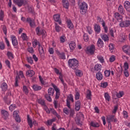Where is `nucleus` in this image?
<instances>
[{"mask_svg":"<svg viewBox=\"0 0 130 130\" xmlns=\"http://www.w3.org/2000/svg\"><path fill=\"white\" fill-rule=\"evenodd\" d=\"M15 108H17V106H16V105H11L9 107V110L11 112L13 111V110H15Z\"/></svg>","mask_w":130,"mask_h":130,"instance_id":"de8ad7c7","label":"nucleus"},{"mask_svg":"<svg viewBox=\"0 0 130 130\" xmlns=\"http://www.w3.org/2000/svg\"><path fill=\"white\" fill-rule=\"evenodd\" d=\"M3 31L5 35H7V27L4 25L2 26Z\"/></svg>","mask_w":130,"mask_h":130,"instance_id":"13d9d810","label":"nucleus"},{"mask_svg":"<svg viewBox=\"0 0 130 130\" xmlns=\"http://www.w3.org/2000/svg\"><path fill=\"white\" fill-rule=\"evenodd\" d=\"M91 91L89 90H88L87 91L86 98L89 100H91V95H92L91 93Z\"/></svg>","mask_w":130,"mask_h":130,"instance_id":"ea45409f","label":"nucleus"},{"mask_svg":"<svg viewBox=\"0 0 130 130\" xmlns=\"http://www.w3.org/2000/svg\"><path fill=\"white\" fill-rule=\"evenodd\" d=\"M27 118L28 124V125H29V127H30V128H32V127L33 126V124H34L35 126L38 124L37 123V122H36V121H34L33 122H32V119L30 118V116L29 115H27Z\"/></svg>","mask_w":130,"mask_h":130,"instance_id":"39448f33","label":"nucleus"},{"mask_svg":"<svg viewBox=\"0 0 130 130\" xmlns=\"http://www.w3.org/2000/svg\"><path fill=\"white\" fill-rule=\"evenodd\" d=\"M123 51L125 53H126L127 54H128V55H130V46H124L123 47Z\"/></svg>","mask_w":130,"mask_h":130,"instance_id":"9b49d317","label":"nucleus"},{"mask_svg":"<svg viewBox=\"0 0 130 130\" xmlns=\"http://www.w3.org/2000/svg\"><path fill=\"white\" fill-rule=\"evenodd\" d=\"M55 30L56 32H59L60 31V26L57 25V23H55Z\"/></svg>","mask_w":130,"mask_h":130,"instance_id":"5fc2aeb1","label":"nucleus"},{"mask_svg":"<svg viewBox=\"0 0 130 130\" xmlns=\"http://www.w3.org/2000/svg\"><path fill=\"white\" fill-rule=\"evenodd\" d=\"M20 79V76L19 75H17L16 76V78L15 79V86L18 87L19 85L18 84V83H19V80Z\"/></svg>","mask_w":130,"mask_h":130,"instance_id":"72a5a7b5","label":"nucleus"},{"mask_svg":"<svg viewBox=\"0 0 130 130\" xmlns=\"http://www.w3.org/2000/svg\"><path fill=\"white\" fill-rule=\"evenodd\" d=\"M62 4L63 8L65 9H69L70 7V4L69 3V1L68 0H62Z\"/></svg>","mask_w":130,"mask_h":130,"instance_id":"dca6fc26","label":"nucleus"},{"mask_svg":"<svg viewBox=\"0 0 130 130\" xmlns=\"http://www.w3.org/2000/svg\"><path fill=\"white\" fill-rule=\"evenodd\" d=\"M5 63L7 66H8L9 69H11V62H10V61H9V60H6Z\"/></svg>","mask_w":130,"mask_h":130,"instance_id":"680f3d73","label":"nucleus"},{"mask_svg":"<svg viewBox=\"0 0 130 130\" xmlns=\"http://www.w3.org/2000/svg\"><path fill=\"white\" fill-rule=\"evenodd\" d=\"M80 108H81V102L78 101L75 103V110H76L77 111H79Z\"/></svg>","mask_w":130,"mask_h":130,"instance_id":"412c9836","label":"nucleus"},{"mask_svg":"<svg viewBox=\"0 0 130 130\" xmlns=\"http://www.w3.org/2000/svg\"><path fill=\"white\" fill-rule=\"evenodd\" d=\"M51 95H49L48 94H46L45 95V98H46V100L47 101H49V102H51L52 101V100L51 99Z\"/></svg>","mask_w":130,"mask_h":130,"instance_id":"58836bf2","label":"nucleus"},{"mask_svg":"<svg viewBox=\"0 0 130 130\" xmlns=\"http://www.w3.org/2000/svg\"><path fill=\"white\" fill-rule=\"evenodd\" d=\"M2 88L3 91H7L8 89V85H7V83H3L2 86Z\"/></svg>","mask_w":130,"mask_h":130,"instance_id":"4c0bfd02","label":"nucleus"},{"mask_svg":"<svg viewBox=\"0 0 130 130\" xmlns=\"http://www.w3.org/2000/svg\"><path fill=\"white\" fill-rule=\"evenodd\" d=\"M38 103H39V104H41V105H42L43 106H45V102L43 100L39 99L38 100Z\"/></svg>","mask_w":130,"mask_h":130,"instance_id":"79ce46f5","label":"nucleus"},{"mask_svg":"<svg viewBox=\"0 0 130 130\" xmlns=\"http://www.w3.org/2000/svg\"><path fill=\"white\" fill-rule=\"evenodd\" d=\"M94 31H95V32H96L98 34L100 33V31H101V27H100V25L98 24H95Z\"/></svg>","mask_w":130,"mask_h":130,"instance_id":"b1692460","label":"nucleus"},{"mask_svg":"<svg viewBox=\"0 0 130 130\" xmlns=\"http://www.w3.org/2000/svg\"><path fill=\"white\" fill-rule=\"evenodd\" d=\"M22 39L23 40H27L28 38H27V35L25 33H23L21 35Z\"/></svg>","mask_w":130,"mask_h":130,"instance_id":"4d7b16f0","label":"nucleus"},{"mask_svg":"<svg viewBox=\"0 0 130 130\" xmlns=\"http://www.w3.org/2000/svg\"><path fill=\"white\" fill-rule=\"evenodd\" d=\"M40 54L41 55V57L43 58V57H44V55H45V53H44V51H42V50H39Z\"/></svg>","mask_w":130,"mask_h":130,"instance_id":"0e129e2a","label":"nucleus"},{"mask_svg":"<svg viewBox=\"0 0 130 130\" xmlns=\"http://www.w3.org/2000/svg\"><path fill=\"white\" fill-rule=\"evenodd\" d=\"M32 88L34 91H40L42 89V87L37 84H34Z\"/></svg>","mask_w":130,"mask_h":130,"instance_id":"f3484780","label":"nucleus"},{"mask_svg":"<svg viewBox=\"0 0 130 130\" xmlns=\"http://www.w3.org/2000/svg\"><path fill=\"white\" fill-rule=\"evenodd\" d=\"M57 54L61 59H66V54L64 52H58Z\"/></svg>","mask_w":130,"mask_h":130,"instance_id":"a878e982","label":"nucleus"},{"mask_svg":"<svg viewBox=\"0 0 130 130\" xmlns=\"http://www.w3.org/2000/svg\"><path fill=\"white\" fill-rule=\"evenodd\" d=\"M107 120L108 121H114V122H116L117 121V119L114 118V115H111L107 117Z\"/></svg>","mask_w":130,"mask_h":130,"instance_id":"a211bd4d","label":"nucleus"},{"mask_svg":"<svg viewBox=\"0 0 130 130\" xmlns=\"http://www.w3.org/2000/svg\"><path fill=\"white\" fill-rule=\"evenodd\" d=\"M105 98L106 99V101H108V102L110 101V95H109V94H108V92L105 93Z\"/></svg>","mask_w":130,"mask_h":130,"instance_id":"f704fd0d","label":"nucleus"},{"mask_svg":"<svg viewBox=\"0 0 130 130\" xmlns=\"http://www.w3.org/2000/svg\"><path fill=\"white\" fill-rule=\"evenodd\" d=\"M76 70V71H75V74L77 77H82V76H83V73L82 72V71L78 69Z\"/></svg>","mask_w":130,"mask_h":130,"instance_id":"cd10ccee","label":"nucleus"},{"mask_svg":"<svg viewBox=\"0 0 130 130\" xmlns=\"http://www.w3.org/2000/svg\"><path fill=\"white\" fill-rule=\"evenodd\" d=\"M39 42H38V41L37 40H35V41H34L32 42V45H33V47H34V48H36V46H37V45L39 46Z\"/></svg>","mask_w":130,"mask_h":130,"instance_id":"a18cd8bd","label":"nucleus"},{"mask_svg":"<svg viewBox=\"0 0 130 130\" xmlns=\"http://www.w3.org/2000/svg\"><path fill=\"white\" fill-rule=\"evenodd\" d=\"M60 41L61 43H63L64 41H66V37L64 36H62L60 38Z\"/></svg>","mask_w":130,"mask_h":130,"instance_id":"052dcab7","label":"nucleus"},{"mask_svg":"<svg viewBox=\"0 0 130 130\" xmlns=\"http://www.w3.org/2000/svg\"><path fill=\"white\" fill-rule=\"evenodd\" d=\"M48 51L50 54H53V53H54V50H53V48H50Z\"/></svg>","mask_w":130,"mask_h":130,"instance_id":"338daca9","label":"nucleus"},{"mask_svg":"<svg viewBox=\"0 0 130 130\" xmlns=\"http://www.w3.org/2000/svg\"><path fill=\"white\" fill-rule=\"evenodd\" d=\"M90 125L93 127H99V126H100L99 123L94 121H91L90 123Z\"/></svg>","mask_w":130,"mask_h":130,"instance_id":"393cba45","label":"nucleus"},{"mask_svg":"<svg viewBox=\"0 0 130 130\" xmlns=\"http://www.w3.org/2000/svg\"><path fill=\"white\" fill-rule=\"evenodd\" d=\"M97 58L99 60V61H100L101 63H103L104 62V58H103L102 56H98Z\"/></svg>","mask_w":130,"mask_h":130,"instance_id":"37998d69","label":"nucleus"},{"mask_svg":"<svg viewBox=\"0 0 130 130\" xmlns=\"http://www.w3.org/2000/svg\"><path fill=\"white\" fill-rule=\"evenodd\" d=\"M53 87L56 91V95H55V99L57 100L58 98H59V96H60V90H59V89L55 85L53 84Z\"/></svg>","mask_w":130,"mask_h":130,"instance_id":"423d86ee","label":"nucleus"},{"mask_svg":"<svg viewBox=\"0 0 130 130\" xmlns=\"http://www.w3.org/2000/svg\"><path fill=\"white\" fill-rule=\"evenodd\" d=\"M76 123L78 125H82V123H81V119L79 117L77 118Z\"/></svg>","mask_w":130,"mask_h":130,"instance_id":"bf43d9fd","label":"nucleus"},{"mask_svg":"<svg viewBox=\"0 0 130 130\" xmlns=\"http://www.w3.org/2000/svg\"><path fill=\"white\" fill-rule=\"evenodd\" d=\"M119 26L121 28H127V27H129L130 26V20H126L122 21L119 23Z\"/></svg>","mask_w":130,"mask_h":130,"instance_id":"20e7f679","label":"nucleus"},{"mask_svg":"<svg viewBox=\"0 0 130 130\" xmlns=\"http://www.w3.org/2000/svg\"><path fill=\"white\" fill-rule=\"evenodd\" d=\"M26 60L27 62H28V63H30V64H32L33 59H32V57H27Z\"/></svg>","mask_w":130,"mask_h":130,"instance_id":"a19ab883","label":"nucleus"},{"mask_svg":"<svg viewBox=\"0 0 130 130\" xmlns=\"http://www.w3.org/2000/svg\"><path fill=\"white\" fill-rule=\"evenodd\" d=\"M98 47H100V48H102L103 46H104V43L103 42V41L101 38H99L98 41Z\"/></svg>","mask_w":130,"mask_h":130,"instance_id":"4468645a","label":"nucleus"},{"mask_svg":"<svg viewBox=\"0 0 130 130\" xmlns=\"http://www.w3.org/2000/svg\"><path fill=\"white\" fill-rule=\"evenodd\" d=\"M96 79L98 80V81H101L102 79H103V75H102V73L101 72H99L96 74Z\"/></svg>","mask_w":130,"mask_h":130,"instance_id":"aec40b11","label":"nucleus"},{"mask_svg":"<svg viewBox=\"0 0 130 130\" xmlns=\"http://www.w3.org/2000/svg\"><path fill=\"white\" fill-rule=\"evenodd\" d=\"M95 50H96L95 49V45H91L90 46H88L86 48L85 51L87 54L90 53L91 55H93Z\"/></svg>","mask_w":130,"mask_h":130,"instance_id":"7ed1b4c3","label":"nucleus"},{"mask_svg":"<svg viewBox=\"0 0 130 130\" xmlns=\"http://www.w3.org/2000/svg\"><path fill=\"white\" fill-rule=\"evenodd\" d=\"M75 100H79L80 99V93L79 92H76L75 95Z\"/></svg>","mask_w":130,"mask_h":130,"instance_id":"09e8293b","label":"nucleus"},{"mask_svg":"<svg viewBox=\"0 0 130 130\" xmlns=\"http://www.w3.org/2000/svg\"><path fill=\"white\" fill-rule=\"evenodd\" d=\"M124 6L126 11L130 12V3L128 1H126L124 3Z\"/></svg>","mask_w":130,"mask_h":130,"instance_id":"ddd939ff","label":"nucleus"},{"mask_svg":"<svg viewBox=\"0 0 130 130\" xmlns=\"http://www.w3.org/2000/svg\"><path fill=\"white\" fill-rule=\"evenodd\" d=\"M68 100H71L72 102H74V96H73V94H70L69 96L67 97Z\"/></svg>","mask_w":130,"mask_h":130,"instance_id":"49530a36","label":"nucleus"},{"mask_svg":"<svg viewBox=\"0 0 130 130\" xmlns=\"http://www.w3.org/2000/svg\"><path fill=\"white\" fill-rule=\"evenodd\" d=\"M83 39L85 42H88L89 41V36L87 34H85L83 36Z\"/></svg>","mask_w":130,"mask_h":130,"instance_id":"c03bdc74","label":"nucleus"},{"mask_svg":"<svg viewBox=\"0 0 130 130\" xmlns=\"http://www.w3.org/2000/svg\"><path fill=\"white\" fill-rule=\"evenodd\" d=\"M7 55L9 58V59H13L14 58V54L12 53V52L8 51L7 53Z\"/></svg>","mask_w":130,"mask_h":130,"instance_id":"473e14b6","label":"nucleus"},{"mask_svg":"<svg viewBox=\"0 0 130 130\" xmlns=\"http://www.w3.org/2000/svg\"><path fill=\"white\" fill-rule=\"evenodd\" d=\"M115 19H116L118 22H119L120 23H121V22H122V16L120 15L119 13H116L115 14Z\"/></svg>","mask_w":130,"mask_h":130,"instance_id":"9d476101","label":"nucleus"},{"mask_svg":"<svg viewBox=\"0 0 130 130\" xmlns=\"http://www.w3.org/2000/svg\"><path fill=\"white\" fill-rule=\"evenodd\" d=\"M11 39L13 45L14 46H17V45H18V41L17 40V38H16V37H12Z\"/></svg>","mask_w":130,"mask_h":130,"instance_id":"6ab92c4d","label":"nucleus"},{"mask_svg":"<svg viewBox=\"0 0 130 130\" xmlns=\"http://www.w3.org/2000/svg\"><path fill=\"white\" fill-rule=\"evenodd\" d=\"M74 114H75V110H74L73 109H71L70 116L71 117H73L74 116Z\"/></svg>","mask_w":130,"mask_h":130,"instance_id":"69168bd1","label":"nucleus"},{"mask_svg":"<svg viewBox=\"0 0 130 130\" xmlns=\"http://www.w3.org/2000/svg\"><path fill=\"white\" fill-rule=\"evenodd\" d=\"M48 95L53 96V94H54V89L52 88H50L48 90Z\"/></svg>","mask_w":130,"mask_h":130,"instance_id":"c756f323","label":"nucleus"},{"mask_svg":"<svg viewBox=\"0 0 130 130\" xmlns=\"http://www.w3.org/2000/svg\"><path fill=\"white\" fill-rule=\"evenodd\" d=\"M23 91L26 95H28V94H29V91L28 90V88L26 85H23Z\"/></svg>","mask_w":130,"mask_h":130,"instance_id":"e433bc0d","label":"nucleus"},{"mask_svg":"<svg viewBox=\"0 0 130 130\" xmlns=\"http://www.w3.org/2000/svg\"><path fill=\"white\" fill-rule=\"evenodd\" d=\"M0 21H4V11L3 10H1Z\"/></svg>","mask_w":130,"mask_h":130,"instance_id":"8fccbe9b","label":"nucleus"},{"mask_svg":"<svg viewBox=\"0 0 130 130\" xmlns=\"http://www.w3.org/2000/svg\"><path fill=\"white\" fill-rule=\"evenodd\" d=\"M63 112H64V113H65L67 115H69V114H70V110H69V109H68V108H64Z\"/></svg>","mask_w":130,"mask_h":130,"instance_id":"6e6d98bb","label":"nucleus"},{"mask_svg":"<svg viewBox=\"0 0 130 130\" xmlns=\"http://www.w3.org/2000/svg\"><path fill=\"white\" fill-rule=\"evenodd\" d=\"M68 64L72 70H77L79 67V61L76 58L70 59L68 61Z\"/></svg>","mask_w":130,"mask_h":130,"instance_id":"f257e3e1","label":"nucleus"},{"mask_svg":"<svg viewBox=\"0 0 130 130\" xmlns=\"http://www.w3.org/2000/svg\"><path fill=\"white\" fill-rule=\"evenodd\" d=\"M69 47L71 51H74V50H75V48H76V43L71 42V43L69 44Z\"/></svg>","mask_w":130,"mask_h":130,"instance_id":"2eb2a0df","label":"nucleus"},{"mask_svg":"<svg viewBox=\"0 0 130 130\" xmlns=\"http://www.w3.org/2000/svg\"><path fill=\"white\" fill-rule=\"evenodd\" d=\"M25 0H14L13 3L17 5L18 7H21L23 5H25Z\"/></svg>","mask_w":130,"mask_h":130,"instance_id":"6e6552de","label":"nucleus"},{"mask_svg":"<svg viewBox=\"0 0 130 130\" xmlns=\"http://www.w3.org/2000/svg\"><path fill=\"white\" fill-rule=\"evenodd\" d=\"M67 26L69 29H72L74 25H73V23H72V21L68 20H67Z\"/></svg>","mask_w":130,"mask_h":130,"instance_id":"2f4dec72","label":"nucleus"},{"mask_svg":"<svg viewBox=\"0 0 130 130\" xmlns=\"http://www.w3.org/2000/svg\"><path fill=\"white\" fill-rule=\"evenodd\" d=\"M18 111H14L13 112V117H14L17 122H21V118L19 116V114L18 113Z\"/></svg>","mask_w":130,"mask_h":130,"instance_id":"0eeeda50","label":"nucleus"},{"mask_svg":"<svg viewBox=\"0 0 130 130\" xmlns=\"http://www.w3.org/2000/svg\"><path fill=\"white\" fill-rule=\"evenodd\" d=\"M102 68V66L100 64H96L94 67V70L95 71H97L98 72H100L101 71V68Z\"/></svg>","mask_w":130,"mask_h":130,"instance_id":"7c9ffc66","label":"nucleus"},{"mask_svg":"<svg viewBox=\"0 0 130 130\" xmlns=\"http://www.w3.org/2000/svg\"><path fill=\"white\" fill-rule=\"evenodd\" d=\"M118 11L120 14H124V9H123V7L121 5H119L118 7Z\"/></svg>","mask_w":130,"mask_h":130,"instance_id":"c9c22d12","label":"nucleus"},{"mask_svg":"<svg viewBox=\"0 0 130 130\" xmlns=\"http://www.w3.org/2000/svg\"><path fill=\"white\" fill-rule=\"evenodd\" d=\"M109 47L110 50H113L114 49V45L113 44H110Z\"/></svg>","mask_w":130,"mask_h":130,"instance_id":"774afa93","label":"nucleus"},{"mask_svg":"<svg viewBox=\"0 0 130 130\" xmlns=\"http://www.w3.org/2000/svg\"><path fill=\"white\" fill-rule=\"evenodd\" d=\"M34 75H35V72L33 70H28L26 72V76H27V77H30L32 78Z\"/></svg>","mask_w":130,"mask_h":130,"instance_id":"f8f14e48","label":"nucleus"},{"mask_svg":"<svg viewBox=\"0 0 130 130\" xmlns=\"http://www.w3.org/2000/svg\"><path fill=\"white\" fill-rule=\"evenodd\" d=\"M78 6L80 10V13L82 15H85L87 10H88V5L85 2L81 3L80 1L78 2Z\"/></svg>","mask_w":130,"mask_h":130,"instance_id":"f03ea898","label":"nucleus"},{"mask_svg":"<svg viewBox=\"0 0 130 130\" xmlns=\"http://www.w3.org/2000/svg\"><path fill=\"white\" fill-rule=\"evenodd\" d=\"M45 33H46V31H45V30L41 29L40 30V32L38 34V36H41V35H42L43 37H45V36H46V35H45Z\"/></svg>","mask_w":130,"mask_h":130,"instance_id":"c85d7f7f","label":"nucleus"},{"mask_svg":"<svg viewBox=\"0 0 130 130\" xmlns=\"http://www.w3.org/2000/svg\"><path fill=\"white\" fill-rule=\"evenodd\" d=\"M1 112L2 115L4 116L5 118L9 117V112H8V111L5 110H3Z\"/></svg>","mask_w":130,"mask_h":130,"instance_id":"bb28decb","label":"nucleus"},{"mask_svg":"<svg viewBox=\"0 0 130 130\" xmlns=\"http://www.w3.org/2000/svg\"><path fill=\"white\" fill-rule=\"evenodd\" d=\"M0 49H1V50L5 49V43H4V42H0Z\"/></svg>","mask_w":130,"mask_h":130,"instance_id":"3c124183","label":"nucleus"},{"mask_svg":"<svg viewBox=\"0 0 130 130\" xmlns=\"http://www.w3.org/2000/svg\"><path fill=\"white\" fill-rule=\"evenodd\" d=\"M53 19L55 22H57L59 25L61 24V21L60 20V15L59 14H55L53 16Z\"/></svg>","mask_w":130,"mask_h":130,"instance_id":"1a4fd4ad","label":"nucleus"},{"mask_svg":"<svg viewBox=\"0 0 130 130\" xmlns=\"http://www.w3.org/2000/svg\"><path fill=\"white\" fill-rule=\"evenodd\" d=\"M107 86H108V83H107V82H104L101 83V87H102V88H106Z\"/></svg>","mask_w":130,"mask_h":130,"instance_id":"603ef678","label":"nucleus"},{"mask_svg":"<svg viewBox=\"0 0 130 130\" xmlns=\"http://www.w3.org/2000/svg\"><path fill=\"white\" fill-rule=\"evenodd\" d=\"M104 74L106 77H109L110 76V71L106 70L104 72Z\"/></svg>","mask_w":130,"mask_h":130,"instance_id":"864d4df0","label":"nucleus"},{"mask_svg":"<svg viewBox=\"0 0 130 130\" xmlns=\"http://www.w3.org/2000/svg\"><path fill=\"white\" fill-rule=\"evenodd\" d=\"M102 39L104 40L105 42L109 41V37L106 34H102L101 35Z\"/></svg>","mask_w":130,"mask_h":130,"instance_id":"4be33fe9","label":"nucleus"},{"mask_svg":"<svg viewBox=\"0 0 130 130\" xmlns=\"http://www.w3.org/2000/svg\"><path fill=\"white\" fill-rule=\"evenodd\" d=\"M124 71H127V70H128V62H125L124 63Z\"/></svg>","mask_w":130,"mask_h":130,"instance_id":"e2e57ef3","label":"nucleus"},{"mask_svg":"<svg viewBox=\"0 0 130 130\" xmlns=\"http://www.w3.org/2000/svg\"><path fill=\"white\" fill-rule=\"evenodd\" d=\"M26 22L29 23V25L30 26V27H33L35 25V23H34V21H33V20H32V19H31V18L30 17L27 18Z\"/></svg>","mask_w":130,"mask_h":130,"instance_id":"5701e85b","label":"nucleus"}]
</instances>
